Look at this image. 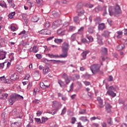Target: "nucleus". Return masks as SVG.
I'll return each mask as SVG.
<instances>
[{"label": "nucleus", "mask_w": 127, "mask_h": 127, "mask_svg": "<svg viewBox=\"0 0 127 127\" xmlns=\"http://www.w3.org/2000/svg\"><path fill=\"white\" fill-rule=\"evenodd\" d=\"M109 12L111 16H113L114 14H120L122 13V10L121 9V7L119 4H116V5L115 7L110 6L109 8Z\"/></svg>", "instance_id": "nucleus-1"}, {"label": "nucleus", "mask_w": 127, "mask_h": 127, "mask_svg": "<svg viewBox=\"0 0 127 127\" xmlns=\"http://www.w3.org/2000/svg\"><path fill=\"white\" fill-rule=\"evenodd\" d=\"M106 89L108 90L107 92V94L109 95V96H110V97H112L113 98H115L116 96H117V94L116 93L114 92L115 91H116V88L114 87V86H109L108 84L106 85Z\"/></svg>", "instance_id": "nucleus-2"}, {"label": "nucleus", "mask_w": 127, "mask_h": 127, "mask_svg": "<svg viewBox=\"0 0 127 127\" xmlns=\"http://www.w3.org/2000/svg\"><path fill=\"white\" fill-rule=\"evenodd\" d=\"M100 67L101 66L98 64H93L91 66V71L93 74H95L96 72H99V71H100Z\"/></svg>", "instance_id": "nucleus-3"}, {"label": "nucleus", "mask_w": 127, "mask_h": 127, "mask_svg": "<svg viewBox=\"0 0 127 127\" xmlns=\"http://www.w3.org/2000/svg\"><path fill=\"white\" fill-rule=\"evenodd\" d=\"M69 47L70 46L68 43H64V58H66L68 56V50H69Z\"/></svg>", "instance_id": "nucleus-4"}, {"label": "nucleus", "mask_w": 127, "mask_h": 127, "mask_svg": "<svg viewBox=\"0 0 127 127\" xmlns=\"http://www.w3.org/2000/svg\"><path fill=\"white\" fill-rule=\"evenodd\" d=\"M39 33L40 34H43L45 35H50V34H51V30L47 29H45L39 31Z\"/></svg>", "instance_id": "nucleus-5"}, {"label": "nucleus", "mask_w": 127, "mask_h": 127, "mask_svg": "<svg viewBox=\"0 0 127 127\" xmlns=\"http://www.w3.org/2000/svg\"><path fill=\"white\" fill-rule=\"evenodd\" d=\"M6 53V52L3 51V50H0V60H3V59H5Z\"/></svg>", "instance_id": "nucleus-6"}, {"label": "nucleus", "mask_w": 127, "mask_h": 127, "mask_svg": "<svg viewBox=\"0 0 127 127\" xmlns=\"http://www.w3.org/2000/svg\"><path fill=\"white\" fill-rule=\"evenodd\" d=\"M10 77L11 80H12L13 81H15V80H17V79H18L19 78V75H18V73H17V72H14L10 75Z\"/></svg>", "instance_id": "nucleus-7"}, {"label": "nucleus", "mask_w": 127, "mask_h": 127, "mask_svg": "<svg viewBox=\"0 0 127 127\" xmlns=\"http://www.w3.org/2000/svg\"><path fill=\"white\" fill-rule=\"evenodd\" d=\"M0 80L3 83H9V84H12V81H11L10 80H8L5 78V77L4 76H3L2 77H0Z\"/></svg>", "instance_id": "nucleus-8"}, {"label": "nucleus", "mask_w": 127, "mask_h": 127, "mask_svg": "<svg viewBox=\"0 0 127 127\" xmlns=\"http://www.w3.org/2000/svg\"><path fill=\"white\" fill-rule=\"evenodd\" d=\"M50 72V69H49V67L46 66L43 67V72L44 75H46L48 74Z\"/></svg>", "instance_id": "nucleus-9"}, {"label": "nucleus", "mask_w": 127, "mask_h": 127, "mask_svg": "<svg viewBox=\"0 0 127 127\" xmlns=\"http://www.w3.org/2000/svg\"><path fill=\"white\" fill-rule=\"evenodd\" d=\"M6 40L4 39H0V47H4L6 45Z\"/></svg>", "instance_id": "nucleus-10"}, {"label": "nucleus", "mask_w": 127, "mask_h": 127, "mask_svg": "<svg viewBox=\"0 0 127 127\" xmlns=\"http://www.w3.org/2000/svg\"><path fill=\"white\" fill-rule=\"evenodd\" d=\"M97 42L99 45H103V41L102 39V37L99 35H97Z\"/></svg>", "instance_id": "nucleus-11"}, {"label": "nucleus", "mask_w": 127, "mask_h": 127, "mask_svg": "<svg viewBox=\"0 0 127 127\" xmlns=\"http://www.w3.org/2000/svg\"><path fill=\"white\" fill-rule=\"evenodd\" d=\"M89 53H90V51H86L83 52L81 54V56L83 58V59H82V60H85V59H86V58L87 57V55L89 54Z\"/></svg>", "instance_id": "nucleus-12"}, {"label": "nucleus", "mask_w": 127, "mask_h": 127, "mask_svg": "<svg viewBox=\"0 0 127 127\" xmlns=\"http://www.w3.org/2000/svg\"><path fill=\"white\" fill-rule=\"evenodd\" d=\"M112 106H111V105H110V104H107L106 105V111L107 113H111V112H112Z\"/></svg>", "instance_id": "nucleus-13"}, {"label": "nucleus", "mask_w": 127, "mask_h": 127, "mask_svg": "<svg viewBox=\"0 0 127 127\" xmlns=\"http://www.w3.org/2000/svg\"><path fill=\"white\" fill-rule=\"evenodd\" d=\"M8 97V94L6 93H3L0 95V100H6Z\"/></svg>", "instance_id": "nucleus-14"}, {"label": "nucleus", "mask_w": 127, "mask_h": 127, "mask_svg": "<svg viewBox=\"0 0 127 127\" xmlns=\"http://www.w3.org/2000/svg\"><path fill=\"white\" fill-rule=\"evenodd\" d=\"M97 101H98V103L100 105V108H103L104 107V105H103V100L102 98L100 97H97Z\"/></svg>", "instance_id": "nucleus-15"}, {"label": "nucleus", "mask_w": 127, "mask_h": 127, "mask_svg": "<svg viewBox=\"0 0 127 127\" xmlns=\"http://www.w3.org/2000/svg\"><path fill=\"white\" fill-rule=\"evenodd\" d=\"M62 105L60 102H58L56 101L53 102L52 107H61Z\"/></svg>", "instance_id": "nucleus-16"}, {"label": "nucleus", "mask_w": 127, "mask_h": 127, "mask_svg": "<svg viewBox=\"0 0 127 127\" xmlns=\"http://www.w3.org/2000/svg\"><path fill=\"white\" fill-rule=\"evenodd\" d=\"M57 33L59 35H64V28H62L58 30Z\"/></svg>", "instance_id": "nucleus-17"}, {"label": "nucleus", "mask_w": 127, "mask_h": 127, "mask_svg": "<svg viewBox=\"0 0 127 127\" xmlns=\"http://www.w3.org/2000/svg\"><path fill=\"white\" fill-rule=\"evenodd\" d=\"M95 27L93 26H90L88 28V31L89 33L92 34L95 32Z\"/></svg>", "instance_id": "nucleus-18"}, {"label": "nucleus", "mask_w": 127, "mask_h": 127, "mask_svg": "<svg viewBox=\"0 0 127 127\" xmlns=\"http://www.w3.org/2000/svg\"><path fill=\"white\" fill-rule=\"evenodd\" d=\"M105 28H106V26L104 23H101L98 26L99 30H103Z\"/></svg>", "instance_id": "nucleus-19"}, {"label": "nucleus", "mask_w": 127, "mask_h": 127, "mask_svg": "<svg viewBox=\"0 0 127 127\" xmlns=\"http://www.w3.org/2000/svg\"><path fill=\"white\" fill-rule=\"evenodd\" d=\"M102 36H104V37H106V38H107L109 37V36H110V32L108 31H105L102 34Z\"/></svg>", "instance_id": "nucleus-20"}, {"label": "nucleus", "mask_w": 127, "mask_h": 127, "mask_svg": "<svg viewBox=\"0 0 127 127\" xmlns=\"http://www.w3.org/2000/svg\"><path fill=\"white\" fill-rule=\"evenodd\" d=\"M9 102L10 105H13V103L14 102H15V98H14L13 96L11 97L9 100Z\"/></svg>", "instance_id": "nucleus-21"}, {"label": "nucleus", "mask_w": 127, "mask_h": 127, "mask_svg": "<svg viewBox=\"0 0 127 127\" xmlns=\"http://www.w3.org/2000/svg\"><path fill=\"white\" fill-rule=\"evenodd\" d=\"M55 42L57 44H61L63 42V39H55Z\"/></svg>", "instance_id": "nucleus-22"}, {"label": "nucleus", "mask_w": 127, "mask_h": 127, "mask_svg": "<svg viewBox=\"0 0 127 127\" xmlns=\"http://www.w3.org/2000/svg\"><path fill=\"white\" fill-rule=\"evenodd\" d=\"M13 116H15V117H17V118H19V119H21L22 118V115H21L19 117H17V114H16V109H14L12 111Z\"/></svg>", "instance_id": "nucleus-23"}, {"label": "nucleus", "mask_w": 127, "mask_h": 127, "mask_svg": "<svg viewBox=\"0 0 127 127\" xmlns=\"http://www.w3.org/2000/svg\"><path fill=\"white\" fill-rule=\"evenodd\" d=\"M125 48V45L124 44H120L118 46H117V50L119 51H121V50H123Z\"/></svg>", "instance_id": "nucleus-24"}, {"label": "nucleus", "mask_w": 127, "mask_h": 127, "mask_svg": "<svg viewBox=\"0 0 127 127\" xmlns=\"http://www.w3.org/2000/svg\"><path fill=\"white\" fill-rule=\"evenodd\" d=\"M94 21L95 22V24H99L102 21V19L100 17H97L94 19Z\"/></svg>", "instance_id": "nucleus-25"}, {"label": "nucleus", "mask_w": 127, "mask_h": 127, "mask_svg": "<svg viewBox=\"0 0 127 127\" xmlns=\"http://www.w3.org/2000/svg\"><path fill=\"white\" fill-rule=\"evenodd\" d=\"M77 33H74L73 34L70 38V39L71 41H75L76 40V37H77Z\"/></svg>", "instance_id": "nucleus-26"}, {"label": "nucleus", "mask_w": 127, "mask_h": 127, "mask_svg": "<svg viewBox=\"0 0 127 127\" xmlns=\"http://www.w3.org/2000/svg\"><path fill=\"white\" fill-rule=\"evenodd\" d=\"M117 38H122V37L123 36V31H117Z\"/></svg>", "instance_id": "nucleus-27"}, {"label": "nucleus", "mask_w": 127, "mask_h": 127, "mask_svg": "<svg viewBox=\"0 0 127 127\" xmlns=\"http://www.w3.org/2000/svg\"><path fill=\"white\" fill-rule=\"evenodd\" d=\"M32 52H33V53H37V52H38V47L36 46H34L32 48Z\"/></svg>", "instance_id": "nucleus-28"}, {"label": "nucleus", "mask_w": 127, "mask_h": 127, "mask_svg": "<svg viewBox=\"0 0 127 127\" xmlns=\"http://www.w3.org/2000/svg\"><path fill=\"white\" fill-rule=\"evenodd\" d=\"M44 28L47 29L50 27V23L49 22H46L44 24Z\"/></svg>", "instance_id": "nucleus-29"}, {"label": "nucleus", "mask_w": 127, "mask_h": 127, "mask_svg": "<svg viewBox=\"0 0 127 127\" xmlns=\"http://www.w3.org/2000/svg\"><path fill=\"white\" fill-rule=\"evenodd\" d=\"M14 15H15V12H12L8 15V17H9V18L12 19L13 18V16H14Z\"/></svg>", "instance_id": "nucleus-30"}, {"label": "nucleus", "mask_w": 127, "mask_h": 127, "mask_svg": "<svg viewBox=\"0 0 127 127\" xmlns=\"http://www.w3.org/2000/svg\"><path fill=\"white\" fill-rule=\"evenodd\" d=\"M54 58L56 59V58H64V54H62L60 55H54Z\"/></svg>", "instance_id": "nucleus-31"}, {"label": "nucleus", "mask_w": 127, "mask_h": 127, "mask_svg": "<svg viewBox=\"0 0 127 127\" xmlns=\"http://www.w3.org/2000/svg\"><path fill=\"white\" fill-rule=\"evenodd\" d=\"M86 37L87 38V39H88L90 42H93L94 41V38H93L92 36H89V35H86Z\"/></svg>", "instance_id": "nucleus-32"}, {"label": "nucleus", "mask_w": 127, "mask_h": 127, "mask_svg": "<svg viewBox=\"0 0 127 127\" xmlns=\"http://www.w3.org/2000/svg\"><path fill=\"white\" fill-rule=\"evenodd\" d=\"M79 120L80 121H82V122H83L84 123H85V122L88 121V119H87V117H81L79 118Z\"/></svg>", "instance_id": "nucleus-33"}, {"label": "nucleus", "mask_w": 127, "mask_h": 127, "mask_svg": "<svg viewBox=\"0 0 127 127\" xmlns=\"http://www.w3.org/2000/svg\"><path fill=\"white\" fill-rule=\"evenodd\" d=\"M59 21H60V20H58L57 22H54L52 24V28H53V29H55V28H57V22H59Z\"/></svg>", "instance_id": "nucleus-34"}, {"label": "nucleus", "mask_w": 127, "mask_h": 127, "mask_svg": "<svg viewBox=\"0 0 127 127\" xmlns=\"http://www.w3.org/2000/svg\"><path fill=\"white\" fill-rule=\"evenodd\" d=\"M74 22L76 23H80V19H79V17L75 16L73 18Z\"/></svg>", "instance_id": "nucleus-35"}, {"label": "nucleus", "mask_w": 127, "mask_h": 127, "mask_svg": "<svg viewBox=\"0 0 127 127\" xmlns=\"http://www.w3.org/2000/svg\"><path fill=\"white\" fill-rule=\"evenodd\" d=\"M15 98H16V99H20V100H23V96L18 94L15 95Z\"/></svg>", "instance_id": "nucleus-36"}, {"label": "nucleus", "mask_w": 127, "mask_h": 127, "mask_svg": "<svg viewBox=\"0 0 127 127\" xmlns=\"http://www.w3.org/2000/svg\"><path fill=\"white\" fill-rule=\"evenodd\" d=\"M95 120H101V118L99 117H93L90 118V121H95Z\"/></svg>", "instance_id": "nucleus-37"}, {"label": "nucleus", "mask_w": 127, "mask_h": 127, "mask_svg": "<svg viewBox=\"0 0 127 127\" xmlns=\"http://www.w3.org/2000/svg\"><path fill=\"white\" fill-rule=\"evenodd\" d=\"M38 17H37V16H34L32 19V21L33 22H37V21H38Z\"/></svg>", "instance_id": "nucleus-38"}, {"label": "nucleus", "mask_w": 127, "mask_h": 127, "mask_svg": "<svg viewBox=\"0 0 127 127\" xmlns=\"http://www.w3.org/2000/svg\"><path fill=\"white\" fill-rule=\"evenodd\" d=\"M76 30V27L71 26L69 27V28L68 29V31H74V30Z\"/></svg>", "instance_id": "nucleus-39"}, {"label": "nucleus", "mask_w": 127, "mask_h": 127, "mask_svg": "<svg viewBox=\"0 0 127 127\" xmlns=\"http://www.w3.org/2000/svg\"><path fill=\"white\" fill-rule=\"evenodd\" d=\"M48 121V118L42 117V124L46 123Z\"/></svg>", "instance_id": "nucleus-40"}, {"label": "nucleus", "mask_w": 127, "mask_h": 127, "mask_svg": "<svg viewBox=\"0 0 127 127\" xmlns=\"http://www.w3.org/2000/svg\"><path fill=\"white\" fill-rule=\"evenodd\" d=\"M23 68L21 66H18V67H16V71H17V72H21Z\"/></svg>", "instance_id": "nucleus-41"}, {"label": "nucleus", "mask_w": 127, "mask_h": 127, "mask_svg": "<svg viewBox=\"0 0 127 127\" xmlns=\"http://www.w3.org/2000/svg\"><path fill=\"white\" fill-rule=\"evenodd\" d=\"M11 127H18V123L15 122L11 124Z\"/></svg>", "instance_id": "nucleus-42"}, {"label": "nucleus", "mask_w": 127, "mask_h": 127, "mask_svg": "<svg viewBox=\"0 0 127 127\" xmlns=\"http://www.w3.org/2000/svg\"><path fill=\"white\" fill-rule=\"evenodd\" d=\"M102 52L103 54H107L108 53V50L106 48H103L102 49Z\"/></svg>", "instance_id": "nucleus-43"}, {"label": "nucleus", "mask_w": 127, "mask_h": 127, "mask_svg": "<svg viewBox=\"0 0 127 127\" xmlns=\"http://www.w3.org/2000/svg\"><path fill=\"white\" fill-rule=\"evenodd\" d=\"M40 86L42 89H45V88H48V86L45 85L43 82L40 83Z\"/></svg>", "instance_id": "nucleus-44"}, {"label": "nucleus", "mask_w": 127, "mask_h": 127, "mask_svg": "<svg viewBox=\"0 0 127 127\" xmlns=\"http://www.w3.org/2000/svg\"><path fill=\"white\" fill-rule=\"evenodd\" d=\"M79 113V115H85V114H86V110L83 109V110H80Z\"/></svg>", "instance_id": "nucleus-45"}, {"label": "nucleus", "mask_w": 127, "mask_h": 127, "mask_svg": "<svg viewBox=\"0 0 127 127\" xmlns=\"http://www.w3.org/2000/svg\"><path fill=\"white\" fill-rule=\"evenodd\" d=\"M35 120L38 124H42V122H41V119H40V118H35Z\"/></svg>", "instance_id": "nucleus-46"}, {"label": "nucleus", "mask_w": 127, "mask_h": 127, "mask_svg": "<svg viewBox=\"0 0 127 127\" xmlns=\"http://www.w3.org/2000/svg\"><path fill=\"white\" fill-rule=\"evenodd\" d=\"M85 11L83 10H81L80 12H78V16H82V15H84Z\"/></svg>", "instance_id": "nucleus-47"}, {"label": "nucleus", "mask_w": 127, "mask_h": 127, "mask_svg": "<svg viewBox=\"0 0 127 127\" xmlns=\"http://www.w3.org/2000/svg\"><path fill=\"white\" fill-rule=\"evenodd\" d=\"M43 113V111H38L37 112V117H40L41 114Z\"/></svg>", "instance_id": "nucleus-48"}, {"label": "nucleus", "mask_w": 127, "mask_h": 127, "mask_svg": "<svg viewBox=\"0 0 127 127\" xmlns=\"http://www.w3.org/2000/svg\"><path fill=\"white\" fill-rule=\"evenodd\" d=\"M86 7H89V8H92V7H94V5L90 3H87L86 4Z\"/></svg>", "instance_id": "nucleus-49"}, {"label": "nucleus", "mask_w": 127, "mask_h": 127, "mask_svg": "<svg viewBox=\"0 0 127 127\" xmlns=\"http://www.w3.org/2000/svg\"><path fill=\"white\" fill-rule=\"evenodd\" d=\"M74 88V83H72L69 87L70 92H72L73 91V88Z\"/></svg>", "instance_id": "nucleus-50"}, {"label": "nucleus", "mask_w": 127, "mask_h": 127, "mask_svg": "<svg viewBox=\"0 0 127 127\" xmlns=\"http://www.w3.org/2000/svg\"><path fill=\"white\" fill-rule=\"evenodd\" d=\"M81 41L83 43H88V41H87V39L85 38H82Z\"/></svg>", "instance_id": "nucleus-51"}, {"label": "nucleus", "mask_w": 127, "mask_h": 127, "mask_svg": "<svg viewBox=\"0 0 127 127\" xmlns=\"http://www.w3.org/2000/svg\"><path fill=\"white\" fill-rule=\"evenodd\" d=\"M70 78H69V77H66L65 78V81L66 84H69V83H70Z\"/></svg>", "instance_id": "nucleus-52"}, {"label": "nucleus", "mask_w": 127, "mask_h": 127, "mask_svg": "<svg viewBox=\"0 0 127 127\" xmlns=\"http://www.w3.org/2000/svg\"><path fill=\"white\" fill-rule=\"evenodd\" d=\"M57 111H58V108H57L55 110H53V111L51 112L52 115H54L55 114L57 113Z\"/></svg>", "instance_id": "nucleus-53"}, {"label": "nucleus", "mask_w": 127, "mask_h": 127, "mask_svg": "<svg viewBox=\"0 0 127 127\" xmlns=\"http://www.w3.org/2000/svg\"><path fill=\"white\" fill-rule=\"evenodd\" d=\"M76 118H75V117L72 118V119H71V124L74 125V124H75V123L76 122Z\"/></svg>", "instance_id": "nucleus-54"}, {"label": "nucleus", "mask_w": 127, "mask_h": 127, "mask_svg": "<svg viewBox=\"0 0 127 127\" xmlns=\"http://www.w3.org/2000/svg\"><path fill=\"white\" fill-rule=\"evenodd\" d=\"M108 123L109 125H110L111 126H112V125H113V121H112V118H109L108 120Z\"/></svg>", "instance_id": "nucleus-55"}, {"label": "nucleus", "mask_w": 127, "mask_h": 127, "mask_svg": "<svg viewBox=\"0 0 127 127\" xmlns=\"http://www.w3.org/2000/svg\"><path fill=\"white\" fill-rule=\"evenodd\" d=\"M1 6L2 7H3V8H7V6L6 5V3L4 1L3 4H2Z\"/></svg>", "instance_id": "nucleus-56"}, {"label": "nucleus", "mask_w": 127, "mask_h": 127, "mask_svg": "<svg viewBox=\"0 0 127 127\" xmlns=\"http://www.w3.org/2000/svg\"><path fill=\"white\" fill-rule=\"evenodd\" d=\"M1 6L2 7H3V8H7V6L6 5V3L4 1L3 4H2Z\"/></svg>", "instance_id": "nucleus-57"}, {"label": "nucleus", "mask_w": 127, "mask_h": 127, "mask_svg": "<svg viewBox=\"0 0 127 127\" xmlns=\"http://www.w3.org/2000/svg\"><path fill=\"white\" fill-rule=\"evenodd\" d=\"M58 83L59 85L61 86V87H63V85H64V83L63 82V81H62L61 80H59Z\"/></svg>", "instance_id": "nucleus-58"}, {"label": "nucleus", "mask_w": 127, "mask_h": 127, "mask_svg": "<svg viewBox=\"0 0 127 127\" xmlns=\"http://www.w3.org/2000/svg\"><path fill=\"white\" fill-rule=\"evenodd\" d=\"M5 63H2L0 64V69H3L4 68V64Z\"/></svg>", "instance_id": "nucleus-59"}, {"label": "nucleus", "mask_w": 127, "mask_h": 127, "mask_svg": "<svg viewBox=\"0 0 127 127\" xmlns=\"http://www.w3.org/2000/svg\"><path fill=\"white\" fill-rule=\"evenodd\" d=\"M36 57H37L38 59H41V58H42V56H41V54H36Z\"/></svg>", "instance_id": "nucleus-60"}, {"label": "nucleus", "mask_w": 127, "mask_h": 127, "mask_svg": "<svg viewBox=\"0 0 127 127\" xmlns=\"http://www.w3.org/2000/svg\"><path fill=\"white\" fill-rule=\"evenodd\" d=\"M99 125L97 123H93L92 125V127H99Z\"/></svg>", "instance_id": "nucleus-61"}, {"label": "nucleus", "mask_w": 127, "mask_h": 127, "mask_svg": "<svg viewBox=\"0 0 127 127\" xmlns=\"http://www.w3.org/2000/svg\"><path fill=\"white\" fill-rule=\"evenodd\" d=\"M48 56L50 58H54V55H53V54H48Z\"/></svg>", "instance_id": "nucleus-62"}, {"label": "nucleus", "mask_w": 127, "mask_h": 127, "mask_svg": "<svg viewBox=\"0 0 127 127\" xmlns=\"http://www.w3.org/2000/svg\"><path fill=\"white\" fill-rule=\"evenodd\" d=\"M83 83L85 86H89L90 85V82L89 81H84Z\"/></svg>", "instance_id": "nucleus-63"}, {"label": "nucleus", "mask_w": 127, "mask_h": 127, "mask_svg": "<svg viewBox=\"0 0 127 127\" xmlns=\"http://www.w3.org/2000/svg\"><path fill=\"white\" fill-rule=\"evenodd\" d=\"M102 127H107V123H105V122H103V123L102 124Z\"/></svg>", "instance_id": "nucleus-64"}]
</instances>
